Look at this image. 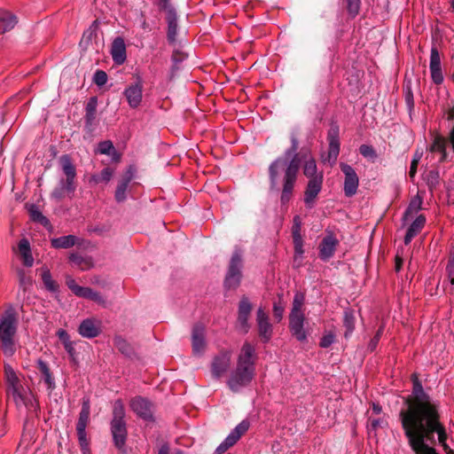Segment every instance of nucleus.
Here are the masks:
<instances>
[{
    "label": "nucleus",
    "instance_id": "bb28decb",
    "mask_svg": "<svg viewBox=\"0 0 454 454\" xmlns=\"http://www.w3.org/2000/svg\"><path fill=\"white\" fill-rule=\"evenodd\" d=\"M426 223V217L423 215H419L410 225L406 235L404 237V243L408 245L411 239L417 236L423 229Z\"/></svg>",
    "mask_w": 454,
    "mask_h": 454
},
{
    "label": "nucleus",
    "instance_id": "cd10ccee",
    "mask_svg": "<svg viewBox=\"0 0 454 454\" xmlns=\"http://www.w3.org/2000/svg\"><path fill=\"white\" fill-rule=\"evenodd\" d=\"M78 238L74 235H67L59 238H55L51 240V246L54 248H70L78 243Z\"/></svg>",
    "mask_w": 454,
    "mask_h": 454
},
{
    "label": "nucleus",
    "instance_id": "ea45409f",
    "mask_svg": "<svg viewBox=\"0 0 454 454\" xmlns=\"http://www.w3.org/2000/svg\"><path fill=\"white\" fill-rule=\"evenodd\" d=\"M303 174L310 179L317 177L320 173L317 174V167L314 159L308 160L303 166Z\"/></svg>",
    "mask_w": 454,
    "mask_h": 454
},
{
    "label": "nucleus",
    "instance_id": "a19ab883",
    "mask_svg": "<svg viewBox=\"0 0 454 454\" xmlns=\"http://www.w3.org/2000/svg\"><path fill=\"white\" fill-rule=\"evenodd\" d=\"M344 326L346 327L345 337H348L355 329V317L352 313L346 311L344 314Z\"/></svg>",
    "mask_w": 454,
    "mask_h": 454
},
{
    "label": "nucleus",
    "instance_id": "58836bf2",
    "mask_svg": "<svg viewBox=\"0 0 454 454\" xmlns=\"http://www.w3.org/2000/svg\"><path fill=\"white\" fill-rule=\"evenodd\" d=\"M98 151L101 154L111 155L114 160H119V156L116 154L115 148L111 141L107 140L99 143Z\"/></svg>",
    "mask_w": 454,
    "mask_h": 454
},
{
    "label": "nucleus",
    "instance_id": "052dcab7",
    "mask_svg": "<svg viewBox=\"0 0 454 454\" xmlns=\"http://www.w3.org/2000/svg\"><path fill=\"white\" fill-rule=\"evenodd\" d=\"M76 431L81 446L85 448L87 446L86 428H83L82 431L80 428H76Z\"/></svg>",
    "mask_w": 454,
    "mask_h": 454
},
{
    "label": "nucleus",
    "instance_id": "a878e982",
    "mask_svg": "<svg viewBox=\"0 0 454 454\" xmlns=\"http://www.w3.org/2000/svg\"><path fill=\"white\" fill-rule=\"evenodd\" d=\"M17 24V18L7 10L0 9V35L12 30Z\"/></svg>",
    "mask_w": 454,
    "mask_h": 454
},
{
    "label": "nucleus",
    "instance_id": "ddd939ff",
    "mask_svg": "<svg viewBox=\"0 0 454 454\" xmlns=\"http://www.w3.org/2000/svg\"><path fill=\"white\" fill-rule=\"evenodd\" d=\"M123 95L131 108H137L143 99V81L141 77H137L134 83L126 87Z\"/></svg>",
    "mask_w": 454,
    "mask_h": 454
},
{
    "label": "nucleus",
    "instance_id": "bf43d9fd",
    "mask_svg": "<svg viewBox=\"0 0 454 454\" xmlns=\"http://www.w3.org/2000/svg\"><path fill=\"white\" fill-rule=\"evenodd\" d=\"M159 1V6L161 10H163L166 14L169 13L170 12H175L174 8L171 6L169 0H158Z\"/></svg>",
    "mask_w": 454,
    "mask_h": 454
},
{
    "label": "nucleus",
    "instance_id": "6e6d98bb",
    "mask_svg": "<svg viewBox=\"0 0 454 454\" xmlns=\"http://www.w3.org/2000/svg\"><path fill=\"white\" fill-rule=\"evenodd\" d=\"M64 348H65L66 351L67 352V354L69 355L71 360L73 362H75L76 353H75V349L74 347V342L70 341V342L65 343Z\"/></svg>",
    "mask_w": 454,
    "mask_h": 454
},
{
    "label": "nucleus",
    "instance_id": "c03bdc74",
    "mask_svg": "<svg viewBox=\"0 0 454 454\" xmlns=\"http://www.w3.org/2000/svg\"><path fill=\"white\" fill-rule=\"evenodd\" d=\"M359 152L364 158L372 160V161H374L377 158V153L373 147L371 145H362L359 147Z\"/></svg>",
    "mask_w": 454,
    "mask_h": 454
},
{
    "label": "nucleus",
    "instance_id": "4468645a",
    "mask_svg": "<svg viewBox=\"0 0 454 454\" xmlns=\"http://www.w3.org/2000/svg\"><path fill=\"white\" fill-rule=\"evenodd\" d=\"M130 408L139 418L145 420L153 419V405L149 400L137 396L130 401Z\"/></svg>",
    "mask_w": 454,
    "mask_h": 454
},
{
    "label": "nucleus",
    "instance_id": "09e8293b",
    "mask_svg": "<svg viewBox=\"0 0 454 454\" xmlns=\"http://www.w3.org/2000/svg\"><path fill=\"white\" fill-rule=\"evenodd\" d=\"M18 277L20 285L24 290H26L28 286H31V278L26 275L24 270H18Z\"/></svg>",
    "mask_w": 454,
    "mask_h": 454
},
{
    "label": "nucleus",
    "instance_id": "7c9ffc66",
    "mask_svg": "<svg viewBox=\"0 0 454 454\" xmlns=\"http://www.w3.org/2000/svg\"><path fill=\"white\" fill-rule=\"evenodd\" d=\"M69 260L74 266H77L82 270H90L94 266V262L90 256H82L78 254H71Z\"/></svg>",
    "mask_w": 454,
    "mask_h": 454
},
{
    "label": "nucleus",
    "instance_id": "f03ea898",
    "mask_svg": "<svg viewBox=\"0 0 454 454\" xmlns=\"http://www.w3.org/2000/svg\"><path fill=\"white\" fill-rule=\"evenodd\" d=\"M298 141L294 137H292V146L286 151L284 158H278L275 160L269 168L270 180L272 186L277 185L279 171L285 168L284 184L281 194L282 203H286L291 199L294 184L297 179L299 170L298 154Z\"/></svg>",
    "mask_w": 454,
    "mask_h": 454
},
{
    "label": "nucleus",
    "instance_id": "13d9d810",
    "mask_svg": "<svg viewBox=\"0 0 454 454\" xmlns=\"http://www.w3.org/2000/svg\"><path fill=\"white\" fill-rule=\"evenodd\" d=\"M185 59H186V55L184 52L179 51H175L173 55H172V60L174 62V67L177 68L176 65L179 62H182Z\"/></svg>",
    "mask_w": 454,
    "mask_h": 454
},
{
    "label": "nucleus",
    "instance_id": "37998d69",
    "mask_svg": "<svg viewBox=\"0 0 454 454\" xmlns=\"http://www.w3.org/2000/svg\"><path fill=\"white\" fill-rule=\"evenodd\" d=\"M30 215H31V217L34 221H36V222H39L40 223H42L43 225L46 226L50 223L49 220L47 217H45L39 210L35 206H32L30 210Z\"/></svg>",
    "mask_w": 454,
    "mask_h": 454
},
{
    "label": "nucleus",
    "instance_id": "de8ad7c7",
    "mask_svg": "<svg viewBox=\"0 0 454 454\" xmlns=\"http://www.w3.org/2000/svg\"><path fill=\"white\" fill-rule=\"evenodd\" d=\"M293 242H294V262H296L298 259H301L302 254L304 253L303 239H293Z\"/></svg>",
    "mask_w": 454,
    "mask_h": 454
},
{
    "label": "nucleus",
    "instance_id": "2eb2a0df",
    "mask_svg": "<svg viewBox=\"0 0 454 454\" xmlns=\"http://www.w3.org/2000/svg\"><path fill=\"white\" fill-rule=\"evenodd\" d=\"M322 173L309 181L304 192V202L308 207L311 208L314 207L316 199L322 189Z\"/></svg>",
    "mask_w": 454,
    "mask_h": 454
},
{
    "label": "nucleus",
    "instance_id": "f704fd0d",
    "mask_svg": "<svg viewBox=\"0 0 454 454\" xmlns=\"http://www.w3.org/2000/svg\"><path fill=\"white\" fill-rule=\"evenodd\" d=\"M423 198L418 193L411 199L404 213L403 218L408 220L409 216L417 214L422 207Z\"/></svg>",
    "mask_w": 454,
    "mask_h": 454
},
{
    "label": "nucleus",
    "instance_id": "1a4fd4ad",
    "mask_svg": "<svg viewBox=\"0 0 454 454\" xmlns=\"http://www.w3.org/2000/svg\"><path fill=\"white\" fill-rule=\"evenodd\" d=\"M66 284L68 286V288L78 297L85 298L88 300H91L98 304L106 305V300L105 298L98 292L94 291L93 289L90 287H83L76 284L75 280L70 277L67 276L66 278Z\"/></svg>",
    "mask_w": 454,
    "mask_h": 454
},
{
    "label": "nucleus",
    "instance_id": "a18cd8bd",
    "mask_svg": "<svg viewBox=\"0 0 454 454\" xmlns=\"http://www.w3.org/2000/svg\"><path fill=\"white\" fill-rule=\"evenodd\" d=\"M446 270L450 285L454 286V249L450 252Z\"/></svg>",
    "mask_w": 454,
    "mask_h": 454
},
{
    "label": "nucleus",
    "instance_id": "f8f14e48",
    "mask_svg": "<svg viewBox=\"0 0 454 454\" xmlns=\"http://www.w3.org/2000/svg\"><path fill=\"white\" fill-rule=\"evenodd\" d=\"M249 422L247 420H242L236 427L228 434L224 441L216 448L215 452L217 454H223L228 449L232 447L240 437L248 430Z\"/></svg>",
    "mask_w": 454,
    "mask_h": 454
},
{
    "label": "nucleus",
    "instance_id": "a211bd4d",
    "mask_svg": "<svg viewBox=\"0 0 454 454\" xmlns=\"http://www.w3.org/2000/svg\"><path fill=\"white\" fill-rule=\"evenodd\" d=\"M192 346L195 356H201L206 349L205 327L201 324H197L192 328Z\"/></svg>",
    "mask_w": 454,
    "mask_h": 454
},
{
    "label": "nucleus",
    "instance_id": "774afa93",
    "mask_svg": "<svg viewBox=\"0 0 454 454\" xmlns=\"http://www.w3.org/2000/svg\"><path fill=\"white\" fill-rule=\"evenodd\" d=\"M379 426H380V421H379L378 419H373V420L372 421V427L373 428H376V427H379Z\"/></svg>",
    "mask_w": 454,
    "mask_h": 454
},
{
    "label": "nucleus",
    "instance_id": "dca6fc26",
    "mask_svg": "<svg viewBox=\"0 0 454 454\" xmlns=\"http://www.w3.org/2000/svg\"><path fill=\"white\" fill-rule=\"evenodd\" d=\"M429 69L433 82L437 85L442 84L444 78L442 71L440 53L436 47H432L430 51Z\"/></svg>",
    "mask_w": 454,
    "mask_h": 454
},
{
    "label": "nucleus",
    "instance_id": "423d86ee",
    "mask_svg": "<svg viewBox=\"0 0 454 454\" xmlns=\"http://www.w3.org/2000/svg\"><path fill=\"white\" fill-rule=\"evenodd\" d=\"M124 419L125 408L122 401L118 399L114 403L111 420V433L114 445L118 449L123 448L127 439V426Z\"/></svg>",
    "mask_w": 454,
    "mask_h": 454
},
{
    "label": "nucleus",
    "instance_id": "7ed1b4c3",
    "mask_svg": "<svg viewBox=\"0 0 454 454\" xmlns=\"http://www.w3.org/2000/svg\"><path fill=\"white\" fill-rule=\"evenodd\" d=\"M256 358L254 346L245 342L238 355L236 366L226 381L232 392H239L251 383L255 374Z\"/></svg>",
    "mask_w": 454,
    "mask_h": 454
},
{
    "label": "nucleus",
    "instance_id": "5fc2aeb1",
    "mask_svg": "<svg viewBox=\"0 0 454 454\" xmlns=\"http://www.w3.org/2000/svg\"><path fill=\"white\" fill-rule=\"evenodd\" d=\"M274 317L280 321L283 317L284 306L280 302H275L273 305Z\"/></svg>",
    "mask_w": 454,
    "mask_h": 454
},
{
    "label": "nucleus",
    "instance_id": "9d476101",
    "mask_svg": "<svg viewBox=\"0 0 454 454\" xmlns=\"http://www.w3.org/2000/svg\"><path fill=\"white\" fill-rule=\"evenodd\" d=\"M231 364V352L223 350L214 356L211 362V373L214 378L219 379L226 374Z\"/></svg>",
    "mask_w": 454,
    "mask_h": 454
},
{
    "label": "nucleus",
    "instance_id": "0eeeda50",
    "mask_svg": "<svg viewBox=\"0 0 454 454\" xmlns=\"http://www.w3.org/2000/svg\"><path fill=\"white\" fill-rule=\"evenodd\" d=\"M62 171L66 176V179H62L59 187L55 189L52 196L56 199H61L65 193H73L75 191L74 178L76 176L75 167L68 155H62L59 158Z\"/></svg>",
    "mask_w": 454,
    "mask_h": 454
},
{
    "label": "nucleus",
    "instance_id": "20e7f679",
    "mask_svg": "<svg viewBox=\"0 0 454 454\" xmlns=\"http://www.w3.org/2000/svg\"><path fill=\"white\" fill-rule=\"evenodd\" d=\"M18 325V314L11 306L0 317V349L6 356H12L16 352Z\"/></svg>",
    "mask_w": 454,
    "mask_h": 454
},
{
    "label": "nucleus",
    "instance_id": "39448f33",
    "mask_svg": "<svg viewBox=\"0 0 454 454\" xmlns=\"http://www.w3.org/2000/svg\"><path fill=\"white\" fill-rule=\"evenodd\" d=\"M304 301L305 295L301 292H297L294 296L292 309L289 314L290 332L299 341H305L307 340V332L304 329Z\"/></svg>",
    "mask_w": 454,
    "mask_h": 454
},
{
    "label": "nucleus",
    "instance_id": "8fccbe9b",
    "mask_svg": "<svg viewBox=\"0 0 454 454\" xmlns=\"http://www.w3.org/2000/svg\"><path fill=\"white\" fill-rule=\"evenodd\" d=\"M93 82L98 86H103L107 82V74L103 70H97L93 75Z\"/></svg>",
    "mask_w": 454,
    "mask_h": 454
},
{
    "label": "nucleus",
    "instance_id": "c9c22d12",
    "mask_svg": "<svg viewBox=\"0 0 454 454\" xmlns=\"http://www.w3.org/2000/svg\"><path fill=\"white\" fill-rule=\"evenodd\" d=\"M133 173L131 169L129 170V176L125 177L122 181L120 182V184L117 186L116 192H115V199L117 201L121 202L123 201L126 199V191L129 185V183L130 182L132 178Z\"/></svg>",
    "mask_w": 454,
    "mask_h": 454
},
{
    "label": "nucleus",
    "instance_id": "b1692460",
    "mask_svg": "<svg viewBox=\"0 0 454 454\" xmlns=\"http://www.w3.org/2000/svg\"><path fill=\"white\" fill-rule=\"evenodd\" d=\"M4 372L8 383L9 391L12 392L14 398H20V384L16 372L9 364L4 365Z\"/></svg>",
    "mask_w": 454,
    "mask_h": 454
},
{
    "label": "nucleus",
    "instance_id": "79ce46f5",
    "mask_svg": "<svg viewBox=\"0 0 454 454\" xmlns=\"http://www.w3.org/2000/svg\"><path fill=\"white\" fill-rule=\"evenodd\" d=\"M426 182L429 188L432 190L434 188H436L440 183V175L439 172L436 170H430L426 177Z\"/></svg>",
    "mask_w": 454,
    "mask_h": 454
},
{
    "label": "nucleus",
    "instance_id": "2f4dec72",
    "mask_svg": "<svg viewBox=\"0 0 454 454\" xmlns=\"http://www.w3.org/2000/svg\"><path fill=\"white\" fill-rule=\"evenodd\" d=\"M37 368L41 372L48 389L52 390L55 387V381L48 364L43 360L39 359L37 361Z\"/></svg>",
    "mask_w": 454,
    "mask_h": 454
},
{
    "label": "nucleus",
    "instance_id": "9b49d317",
    "mask_svg": "<svg viewBox=\"0 0 454 454\" xmlns=\"http://www.w3.org/2000/svg\"><path fill=\"white\" fill-rule=\"evenodd\" d=\"M340 168L345 176L343 184L344 193L347 197H352L357 192V188L359 185L358 176L356 173L355 169L347 163L341 162L340 164Z\"/></svg>",
    "mask_w": 454,
    "mask_h": 454
},
{
    "label": "nucleus",
    "instance_id": "603ef678",
    "mask_svg": "<svg viewBox=\"0 0 454 454\" xmlns=\"http://www.w3.org/2000/svg\"><path fill=\"white\" fill-rule=\"evenodd\" d=\"M421 156H422V153H419V152H417L413 156V159L411 160V167H410V171H409V175L411 178H413L417 173V168H418L419 162L421 159Z\"/></svg>",
    "mask_w": 454,
    "mask_h": 454
},
{
    "label": "nucleus",
    "instance_id": "4d7b16f0",
    "mask_svg": "<svg viewBox=\"0 0 454 454\" xmlns=\"http://www.w3.org/2000/svg\"><path fill=\"white\" fill-rule=\"evenodd\" d=\"M114 344L117 347V348L121 351L122 353H126L129 349L128 343L123 339L118 337L114 340Z\"/></svg>",
    "mask_w": 454,
    "mask_h": 454
},
{
    "label": "nucleus",
    "instance_id": "4be33fe9",
    "mask_svg": "<svg viewBox=\"0 0 454 454\" xmlns=\"http://www.w3.org/2000/svg\"><path fill=\"white\" fill-rule=\"evenodd\" d=\"M78 332L84 338L91 339L97 337L100 333V324L92 318L84 319L81 323Z\"/></svg>",
    "mask_w": 454,
    "mask_h": 454
},
{
    "label": "nucleus",
    "instance_id": "338daca9",
    "mask_svg": "<svg viewBox=\"0 0 454 454\" xmlns=\"http://www.w3.org/2000/svg\"><path fill=\"white\" fill-rule=\"evenodd\" d=\"M372 410L375 413H380L381 411V407L379 404L373 403Z\"/></svg>",
    "mask_w": 454,
    "mask_h": 454
},
{
    "label": "nucleus",
    "instance_id": "e433bc0d",
    "mask_svg": "<svg viewBox=\"0 0 454 454\" xmlns=\"http://www.w3.org/2000/svg\"><path fill=\"white\" fill-rule=\"evenodd\" d=\"M97 98H91L86 106V124L91 126L96 118Z\"/></svg>",
    "mask_w": 454,
    "mask_h": 454
},
{
    "label": "nucleus",
    "instance_id": "473e14b6",
    "mask_svg": "<svg viewBox=\"0 0 454 454\" xmlns=\"http://www.w3.org/2000/svg\"><path fill=\"white\" fill-rule=\"evenodd\" d=\"M447 140L442 136H435L432 145H430V151L433 153H441V161H444L447 158L446 153Z\"/></svg>",
    "mask_w": 454,
    "mask_h": 454
},
{
    "label": "nucleus",
    "instance_id": "5701e85b",
    "mask_svg": "<svg viewBox=\"0 0 454 454\" xmlns=\"http://www.w3.org/2000/svg\"><path fill=\"white\" fill-rule=\"evenodd\" d=\"M13 252L18 253L26 267H31L34 264V258L31 253L29 241L24 238L20 240L18 247H13Z\"/></svg>",
    "mask_w": 454,
    "mask_h": 454
},
{
    "label": "nucleus",
    "instance_id": "3c124183",
    "mask_svg": "<svg viewBox=\"0 0 454 454\" xmlns=\"http://www.w3.org/2000/svg\"><path fill=\"white\" fill-rule=\"evenodd\" d=\"M347 8L348 13L355 17L359 12L360 0H347Z\"/></svg>",
    "mask_w": 454,
    "mask_h": 454
},
{
    "label": "nucleus",
    "instance_id": "f257e3e1",
    "mask_svg": "<svg viewBox=\"0 0 454 454\" xmlns=\"http://www.w3.org/2000/svg\"><path fill=\"white\" fill-rule=\"evenodd\" d=\"M412 381V395L406 399L407 409L400 412L402 427L411 449L415 454H437L432 446L435 443L436 434L444 450L453 454L446 443L447 434L440 421L438 403L424 391L415 374Z\"/></svg>",
    "mask_w": 454,
    "mask_h": 454
},
{
    "label": "nucleus",
    "instance_id": "49530a36",
    "mask_svg": "<svg viewBox=\"0 0 454 454\" xmlns=\"http://www.w3.org/2000/svg\"><path fill=\"white\" fill-rule=\"evenodd\" d=\"M301 221L300 216L296 215L294 218L293 227H292V236L293 239H302L301 234Z\"/></svg>",
    "mask_w": 454,
    "mask_h": 454
},
{
    "label": "nucleus",
    "instance_id": "c756f323",
    "mask_svg": "<svg viewBox=\"0 0 454 454\" xmlns=\"http://www.w3.org/2000/svg\"><path fill=\"white\" fill-rule=\"evenodd\" d=\"M168 22V40L170 43H175L177 35V20L176 12H170L167 14Z\"/></svg>",
    "mask_w": 454,
    "mask_h": 454
},
{
    "label": "nucleus",
    "instance_id": "4c0bfd02",
    "mask_svg": "<svg viewBox=\"0 0 454 454\" xmlns=\"http://www.w3.org/2000/svg\"><path fill=\"white\" fill-rule=\"evenodd\" d=\"M114 175V170L110 168H104L99 175H93L90 178V183L93 184H98L99 183L105 182L107 183L110 181Z\"/></svg>",
    "mask_w": 454,
    "mask_h": 454
},
{
    "label": "nucleus",
    "instance_id": "72a5a7b5",
    "mask_svg": "<svg viewBox=\"0 0 454 454\" xmlns=\"http://www.w3.org/2000/svg\"><path fill=\"white\" fill-rule=\"evenodd\" d=\"M41 278L43 282L45 288L52 293H56L59 290V285L55 280L52 279L50 270L47 267H42L40 269Z\"/></svg>",
    "mask_w": 454,
    "mask_h": 454
},
{
    "label": "nucleus",
    "instance_id": "864d4df0",
    "mask_svg": "<svg viewBox=\"0 0 454 454\" xmlns=\"http://www.w3.org/2000/svg\"><path fill=\"white\" fill-rule=\"evenodd\" d=\"M335 340V335L333 333H327L324 334V336L320 340V347L321 348H328L330 347Z\"/></svg>",
    "mask_w": 454,
    "mask_h": 454
},
{
    "label": "nucleus",
    "instance_id": "aec40b11",
    "mask_svg": "<svg viewBox=\"0 0 454 454\" xmlns=\"http://www.w3.org/2000/svg\"><path fill=\"white\" fill-rule=\"evenodd\" d=\"M252 310V304L248 298L243 296L239 304L238 323L244 333L249 329L248 318Z\"/></svg>",
    "mask_w": 454,
    "mask_h": 454
},
{
    "label": "nucleus",
    "instance_id": "393cba45",
    "mask_svg": "<svg viewBox=\"0 0 454 454\" xmlns=\"http://www.w3.org/2000/svg\"><path fill=\"white\" fill-rule=\"evenodd\" d=\"M112 59L117 65H121L126 60V46L121 37L114 39L111 49Z\"/></svg>",
    "mask_w": 454,
    "mask_h": 454
},
{
    "label": "nucleus",
    "instance_id": "e2e57ef3",
    "mask_svg": "<svg viewBox=\"0 0 454 454\" xmlns=\"http://www.w3.org/2000/svg\"><path fill=\"white\" fill-rule=\"evenodd\" d=\"M379 340H380L378 339V337H373L368 345V348L372 351L374 350L379 343Z\"/></svg>",
    "mask_w": 454,
    "mask_h": 454
},
{
    "label": "nucleus",
    "instance_id": "6e6552de",
    "mask_svg": "<svg viewBox=\"0 0 454 454\" xmlns=\"http://www.w3.org/2000/svg\"><path fill=\"white\" fill-rule=\"evenodd\" d=\"M242 258L241 253L236 250L231 259L229 270L225 277V286L228 289L237 288L241 280Z\"/></svg>",
    "mask_w": 454,
    "mask_h": 454
},
{
    "label": "nucleus",
    "instance_id": "c85d7f7f",
    "mask_svg": "<svg viewBox=\"0 0 454 454\" xmlns=\"http://www.w3.org/2000/svg\"><path fill=\"white\" fill-rule=\"evenodd\" d=\"M90 413V403L89 398L82 399V410L79 414V419L76 425V428H80L82 431L83 428H86Z\"/></svg>",
    "mask_w": 454,
    "mask_h": 454
},
{
    "label": "nucleus",
    "instance_id": "412c9836",
    "mask_svg": "<svg viewBox=\"0 0 454 454\" xmlns=\"http://www.w3.org/2000/svg\"><path fill=\"white\" fill-rule=\"evenodd\" d=\"M338 244V239L333 234L326 235L322 239L319 246V257L323 261H327L332 258L334 254Z\"/></svg>",
    "mask_w": 454,
    "mask_h": 454
},
{
    "label": "nucleus",
    "instance_id": "680f3d73",
    "mask_svg": "<svg viewBox=\"0 0 454 454\" xmlns=\"http://www.w3.org/2000/svg\"><path fill=\"white\" fill-rule=\"evenodd\" d=\"M57 336L59 337V339L62 341L63 345L65 343H67V342H70V337L68 335V333H67V331H65L64 329H59L58 330L57 332Z\"/></svg>",
    "mask_w": 454,
    "mask_h": 454
},
{
    "label": "nucleus",
    "instance_id": "f3484780",
    "mask_svg": "<svg viewBox=\"0 0 454 454\" xmlns=\"http://www.w3.org/2000/svg\"><path fill=\"white\" fill-rule=\"evenodd\" d=\"M328 153L327 157L324 159V160H327L333 165L338 158L340 153V140H339V129L338 127H332L328 131Z\"/></svg>",
    "mask_w": 454,
    "mask_h": 454
},
{
    "label": "nucleus",
    "instance_id": "69168bd1",
    "mask_svg": "<svg viewBox=\"0 0 454 454\" xmlns=\"http://www.w3.org/2000/svg\"><path fill=\"white\" fill-rule=\"evenodd\" d=\"M169 449L168 445H162L159 450L158 454H168Z\"/></svg>",
    "mask_w": 454,
    "mask_h": 454
},
{
    "label": "nucleus",
    "instance_id": "6ab92c4d",
    "mask_svg": "<svg viewBox=\"0 0 454 454\" xmlns=\"http://www.w3.org/2000/svg\"><path fill=\"white\" fill-rule=\"evenodd\" d=\"M256 322L260 337L267 342L272 335V325L269 321V317L262 308H259L256 312Z\"/></svg>",
    "mask_w": 454,
    "mask_h": 454
},
{
    "label": "nucleus",
    "instance_id": "0e129e2a",
    "mask_svg": "<svg viewBox=\"0 0 454 454\" xmlns=\"http://www.w3.org/2000/svg\"><path fill=\"white\" fill-rule=\"evenodd\" d=\"M402 265H403V259L399 255H396L395 256V270L399 271L402 268Z\"/></svg>",
    "mask_w": 454,
    "mask_h": 454
}]
</instances>
